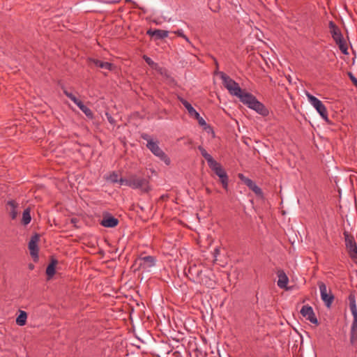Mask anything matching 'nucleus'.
<instances>
[{
    "label": "nucleus",
    "instance_id": "25",
    "mask_svg": "<svg viewBox=\"0 0 357 357\" xmlns=\"http://www.w3.org/2000/svg\"><path fill=\"white\" fill-rule=\"evenodd\" d=\"M80 110L90 119H93V112L86 105H84V103L80 100L79 102L76 105Z\"/></svg>",
    "mask_w": 357,
    "mask_h": 357
},
{
    "label": "nucleus",
    "instance_id": "4",
    "mask_svg": "<svg viewBox=\"0 0 357 357\" xmlns=\"http://www.w3.org/2000/svg\"><path fill=\"white\" fill-rule=\"evenodd\" d=\"M306 96L309 102L313 105L317 109L320 116L326 121L328 122V112L325 105L322 102L315 96L310 94L309 92H306Z\"/></svg>",
    "mask_w": 357,
    "mask_h": 357
},
{
    "label": "nucleus",
    "instance_id": "36",
    "mask_svg": "<svg viewBox=\"0 0 357 357\" xmlns=\"http://www.w3.org/2000/svg\"><path fill=\"white\" fill-rule=\"evenodd\" d=\"M106 114L107 116V119H108L109 122L111 123H114V121L113 118L111 116H108V114Z\"/></svg>",
    "mask_w": 357,
    "mask_h": 357
},
{
    "label": "nucleus",
    "instance_id": "3",
    "mask_svg": "<svg viewBox=\"0 0 357 357\" xmlns=\"http://www.w3.org/2000/svg\"><path fill=\"white\" fill-rule=\"evenodd\" d=\"M180 102L182 103V105L185 107V108L187 109L188 114L191 116L195 118L197 120L199 124L201 126L204 127V130H206L207 128L211 129V126H208L205 121V120L200 116L199 114L194 109V107L192 106V105L188 102L186 100H185L183 98H178Z\"/></svg>",
    "mask_w": 357,
    "mask_h": 357
},
{
    "label": "nucleus",
    "instance_id": "42",
    "mask_svg": "<svg viewBox=\"0 0 357 357\" xmlns=\"http://www.w3.org/2000/svg\"><path fill=\"white\" fill-rule=\"evenodd\" d=\"M266 357H268V356H266Z\"/></svg>",
    "mask_w": 357,
    "mask_h": 357
},
{
    "label": "nucleus",
    "instance_id": "18",
    "mask_svg": "<svg viewBox=\"0 0 357 357\" xmlns=\"http://www.w3.org/2000/svg\"><path fill=\"white\" fill-rule=\"evenodd\" d=\"M146 33L149 36H155L156 40H160L167 38L168 36L169 31L161 29L152 30L150 29L147 31Z\"/></svg>",
    "mask_w": 357,
    "mask_h": 357
},
{
    "label": "nucleus",
    "instance_id": "39",
    "mask_svg": "<svg viewBox=\"0 0 357 357\" xmlns=\"http://www.w3.org/2000/svg\"><path fill=\"white\" fill-rule=\"evenodd\" d=\"M29 269L32 270V269H33L34 266H33L32 264H30L29 265Z\"/></svg>",
    "mask_w": 357,
    "mask_h": 357
},
{
    "label": "nucleus",
    "instance_id": "37",
    "mask_svg": "<svg viewBox=\"0 0 357 357\" xmlns=\"http://www.w3.org/2000/svg\"><path fill=\"white\" fill-rule=\"evenodd\" d=\"M78 222V220L75 218L71 219V223H73L75 227H76V223Z\"/></svg>",
    "mask_w": 357,
    "mask_h": 357
},
{
    "label": "nucleus",
    "instance_id": "6",
    "mask_svg": "<svg viewBox=\"0 0 357 357\" xmlns=\"http://www.w3.org/2000/svg\"><path fill=\"white\" fill-rule=\"evenodd\" d=\"M317 284L320 290L321 300L324 303L325 305L328 308H330L335 299V296L332 294L331 289H327V287L325 284V283L321 281H319Z\"/></svg>",
    "mask_w": 357,
    "mask_h": 357
},
{
    "label": "nucleus",
    "instance_id": "20",
    "mask_svg": "<svg viewBox=\"0 0 357 357\" xmlns=\"http://www.w3.org/2000/svg\"><path fill=\"white\" fill-rule=\"evenodd\" d=\"M58 264V260L53 257H51L50 263L46 268V274L48 279L52 278L56 273V266Z\"/></svg>",
    "mask_w": 357,
    "mask_h": 357
},
{
    "label": "nucleus",
    "instance_id": "41",
    "mask_svg": "<svg viewBox=\"0 0 357 357\" xmlns=\"http://www.w3.org/2000/svg\"><path fill=\"white\" fill-rule=\"evenodd\" d=\"M219 251L218 249H215V253H218Z\"/></svg>",
    "mask_w": 357,
    "mask_h": 357
},
{
    "label": "nucleus",
    "instance_id": "28",
    "mask_svg": "<svg viewBox=\"0 0 357 357\" xmlns=\"http://www.w3.org/2000/svg\"><path fill=\"white\" fill-rule=\"evenodd\" d=\"M348 298H349V309L351 310V314L356 312H357V306H356V297H355L354 294H350Z\"/></svg>",
    "mask_w": 357,
    "mask_h": 357
},
{
    "label": "nucleus",
    "instance_id": "13",
    "mask_svg": "<svg viewBox=\"0 0 357 357\" xmlns=\"http://www.w3.org/2000/svg\"><path fill=\"white\" fill-rule=\"evenodd\" d=\"M100 224L105 227L113 228L118 225L119 220L110 213H105L102 215V219L100 220Z\"/></svg>",
    "mask_w": 357,
    "mask_h": 357
},
{
    "label": "nucleus",
    "instance_id": "35",
    "mask_svg": "<svg viewBox=\"0 0 357 357\" xmlns=\"http://www.w3.org/2000/svg\"><path fill=\"white\" fill-rule=\"evenodd\" d=\"M141 137H142L143 139H144V140L147 141V144H149V141H153V140L151 138V137H150L148 134H146V133H142V134L141 135Z\"/></svg>",
    "mask_w": 357,
    "mask_h": 357
},
{
    "label": "nucleus",
    "instance_id": "19",
    "mask_svg": "<svg viewBox=\"0 0 357 357\" xmlns=\"http://www.w3.org/2000/svg\"><path fill=\"white\" fill-rule=\"evenodd\" d=\"M139 268L144 269L152 267L155 265V258L152 256H146L139 259Z\"/></svg>",
    "mask_w": 357,
    "mask_h": 357
},
{
    "label": "nucleus",
    "instance_id": "40",
    "mask_svg": "<svg viewBox=\"0 0 357 357\" xmlns=\"http://www.w3.org/2000/svg\"><path fill=\"white\" fill-rule=\"evenodd\" d=\"M162 68H160V70H159V71H160V74H162Z\"/></svg>",
    "mask_w": 357,
    "mask_h": 357
},
{
    "label": "nucleus",
    "instance_id": "14",
    "mask_svg": "<svg viewBox=\"0 0 357 357\" xmlns=\"http://www.w3.org/2000/svg\"><path fill=\"white\" fill-rule=\"evenodd\" d=\"M354 320L350 330V344L353 346L357 344V312L352 314Z\"/></svg>",
    "mask_w": 357,
    "mask_h": 357
},
{
    "label": "nucleus",
    "instance_id": "38",
    "mask_svg": "<svg viewBox=\"0 0 357 357\" xmlns=\"http://www.w3.org/2000/svg\"><path fill=\"white\" fill-rule=\"evenodd\" d=\"M168 197V195H162L160 197V199L161 200H164L165 199L167 198Z\"/></svg>",
    "mask_w": 357,
    "mask_h": 357
},
{
    "label": "nucleus",
    "instance_id": "23",
    "mask_svg": "<svg viewBox=\"0 0 357 357\" xmlns=\"http://www.w3.org/2000/svg\"><path fill=\"white\" fill-rule=\"evenodd\" d=\"M335 42L336 45L338 46L339 49L342 52V54L347 55L348 52V47L346 43V41L343 37V36L337 38L336 39H333Z\"/></svg>",
    "mask_w": 357,
    "mask_h": 357
},
{
    "label": "nucleus",
    "instance_id": "24",
    "mask_svg": "<svg viewBox=\"0 0 357 357\" xmlns=\"http://www.w3.org/2000/svg\"><path fill=\"white\" fill-rule=\"evenodd\" d=\"M328 27L330 29V33L332 36L333 39H336L338 37L342 36L340 28L333 21H330L328 23Z\"/></svg>",
    "mask_w": 357,
    "mask_h": 357
},
{
    "label": "nucleus",
    "instance_id": "15",
    "mask_svg": "<svg viewBox=\"0 0 357 357\" xmlns=\"http://www.w3.org/2000/svg\"><path fill=\"white\" fill-rule=\"evenodd\" d=\"M19 206L18 203H17L15 200L11 199L6 202V209L8 212L10 217L12 220H15L17 218L18 215L17 208Z\"/></svg>",
    "mask_w": 357,
    "mask_h": 357
},
{
    "label": "nucleus",
    "instance_id": "9",
    "mask_svg": "<svg viewBox=\"0 0 357 357\" xmlns=\"http://www.w3.org/2000/svg\"><path fill=\"white\" fill-rule=\"evenodd\" d=\"M40 241V235L38 234H35L33 235L29 242V250L30 251V255L33 259L34 261H37L38 260V252L39 248L38 243Z\"/></svg>",
    "mask_w": 357,
    "mask_h": 357
},
{
    "label": "nucleus",
    "instance_id": "5",
    "mask_svg": "<svg viewBox=\"0 0 357 357\" xmlns=\"http://www.w3.org/2000/svg\"><path fill=\"white\" fill-rule=\"evenodd\" d=\"M343 235L344 236L346 247L349 252V256L354 262L357 264V245L354 237L347 231H344Z\"/></svg>",
    "mask_w": 357,
    "mask_h": 357
},
{
    "label": "nucleus",
    "instance_id": "21",
    "mask_svg": "<svg viewBox=\"0 0 357 357\" xmlns=\"http://www.w3.org/2000/svg\"><path fill=\"white\" fill-rule=\"evenodd\" d=\"M198 149L199 151H200L202 155L206 159V160L207 161V163L209 166V167L211 168V167L213 166H215L216 165V163L218 162L216 160H215L213 157L207 153V151H206V149L202 146H198Z\"/></svg>",
    "mask_w": 357,
    "mask_h": 357
},
{
    "label": "nucleus",
    "instance_id": "12",
    "mask_svg": "<svg viewBox=\"0 0 357 357\" xmlns=\"http://www.w3.org/2000/svg\"><path fill=\"white\" fill-rule=\"evenodd\" d=\"M302 316L311 323L314 324L316 325L319 324L318 320L315 316L314 310L312 307L308 305H303L300 311Z\"/></svg>",
    "mask_w": 357,
    "mask_h": 357
},
{
    "label": "nucleus",
    "instance_id": "11",
    "mask_svg": "<svg viewBox=\"0 0 357 357\" xmlns=\"http://www.w3.org/2000/svg\"><path fill=\"white\" fill-rule=\"evenodd\" d=\"M238 178L259 197H263L261 189L250 178L245 177L243 174H238Z\"/></svg>",
    "mask_w": 357,
    "mask_h": 357
},
{
    "label": "nucleus",
    "instance_id": "22",
    "mask_svg": "<svg viewBox=\"0 0 357 357\" xmlns=\"http://www.w3.org/2000/svg\"><path fill=\"white\" fill-rule=\"evenodd\" d=\"M202 271L200 266L195 264L190 266L188 268V275L191 280L195 282Z\"/></svg>",
    "mask_w": 357,
    "mask_h": 357
},
{
    "label": "nucleus",
    "instance_id": "32",
    "mask_svg": "<svg viewBox=\"0 0 357 357\" xmlns=\"http://www.w3.org/2000/svg\"><path fill=\"white\" fill-rule=\"evenodd\" d=\"M174 33L176 34L178 36L182 37L188 43H190L189 38L183 33V31L181 29H178V30L174 31Z\"/></svg>",
    "mask_w": 357,
    "mask_h": 357
},
{
    "label": "nucleus",
    "instance_id": "7",
    "mask_svg": "<svg viewBox=\"0 0 357 357\" xmlns=\"http://www.w3.org/2000/svg\"><path fill=\"white\" fill-rule=\"evenodd\" d=\"M159 142L158 141H149V144H146V147L154 154L158 157L161 160L165 162L167 165L170 164L169 158L165 154V153L159 147Z\"/></svg>",
    "mask_w": 357,
    "mask_h": 357
},
{
    "label": "nucleus",
    "instance_id": "1",
    "mask_svg": "<svg viewBox=\"0 0 357 357\" xmlns=\"http://www.w3.org/2000/svg\"><path fill=\"white\" fill-rule=\"evenodd\" d=\"M219 74L224 86L229 91L231 95L237 96L241 102L262 116H267L268 115V109L254 95L243 91L238 84L225 73L220 72Z\"/></svg>",
    "mask_w": 357,
    "mask_h": 357
},
{
    "label": "nucleus",
    "instance_id": "34",
    "mask_svg": "<svg viewBox=\"0 0 357 357\" xmlns=\"http://www.w3.org/2000/svg\"><path fill=\"white\" fill-rule=\"evenodd\" d=\"M347 74L352 83L357 87V79L351 72H349Z\"/></svg>",
    "mask_w": 357,
    "mask_h": 357
},
{
    "label": "nucleus",
    "instance_id": "8",
    "mask_svg": "<svg viewBox=\"0 0 357 357\" xmlns=\"http://www.w3.org/2000/svg\"><path fill=\"white\" fill-rule=\"evenodd\" d=\"M211 169L219 177V179L222 184V188L225 190H228L229 178H228L226 171L222 168L221 165L218 162L216 163V165L211 167Z\"/></svg>",
    "mask_w": 357,
    "mask_h": 357
},
{
    "label": "nucleus",
    "instance_id": "10",
    "mask_svg": "<svg viewBox=\"0 0 357 357\" xmlns=\"http://www.w3.org/2000/svg\"><path fill=\"white\" fill-rule=\"evenodd\" d=\"M213 273L211 271L204 270L201 272L195 282L204 284L208 287H212L215 284V281L211 278Z\"/></svg>",
    "mask_w": 357,
    "mask_h": 357
},
{
    "label": "nucleus",
    "instance_id": "29",
    "mask_svg": "<svg viewBox=\"0 0 357 357\" xmlns=\"http://www.w3.org/2000/svg\"><path fill=\"white\" fill-rule=\"evenodd\" d=\"M63 93L68 98H70L75 105H77L79 101H80V100H79L78 98H77L75 97V96H74L72 93L68 91L66 89H63Z\"/></svg>",
    "mask_w": 357,
    "mask_h": 357
},
{
    "label": "nucleus",
    "instance_id": "2",
    "mask_svg": "<svg viewBox=\"0 0 357 357\" xmlns=\"http://www.w3.org/2000/svg\"><path fill=\"white\" fill-rule=\"evenodd\" d=\"M130 187L132 189H139L143 193H148L151 190L149 181L143 177H139L136 174L130 175Z\"/></svg>",
    "mask_w": 357,
    "mask_h": 357
},
{
    "label": "nucleus",
    "instance_id": "31",
    "mask_svg": "<svg viewBox=\"0 0 357 357\" xmlns=\"http://www.w3.org/2000/svg\"><path fill=\"white\" fill-rule=\"evenodd\" d=\"M107 180L110 181L112 183H115L119 182L118 174L113 172L107 178Z\"/></svg>",
    "mask_w": 357,
    "mask_h": 357
},
{
    "label": "nucleus",
    "instance_id": "16",
    "mask_svg": "<svg viewBox=\"0 0 357 357\" xmlns=\"http://www.w3.org/2000/svg\"><path fill=\"white\" fill-rule=\"evenodd\" d=\"M89 62L93 63L95 66L100 68H105L108 70H112L114 66L112 63L102 61L96 59H89Z\"/></svg>",
    "mask_w": 357,
    "mask_h": 357
},
{
    "label": "nucleus",
    "instance_id": "33",
    "mask_svg": "<svg viewBox=\"0 0 357 357\" xmlns=\"http://www.w3.org/2000/svg\"><path fill=\"white\" fill-rule=\"evenodd\" d=\"M120 185H125L130 187V176L128 178H121L119 180Z\"/></svg>",
    "mask_w": 357,
    "mask_h": 357
},
{
    "label": "nucleus",
    "instance_id": "17",
    "mask_svg": "<svg viewBox=\"0 0 357 357\" xmlns=\"http://www.w3.org/2000/svg\"><path fill=\"white\" fill-rule=\"evenodd\" d=\"M277 275L278 277V280L277 283L278 286L281 289L286 288L289 282V278L286 273H284V271L281 269L278 270L277 272Z\"/></svg>",
    "mask_w": 357,
    "mask_h": 357
},
{
    "label": "nucleus",
    "instance_id": "27",
    "mask_svg": "<svg viewBox=\"0 0 357 357\" xmlns=\"http://www.w3.org/2000/svg\"><path fill=\"white\" fill-rule=\"evenodd\" d=\"M31 220V209L29 208H26L22 213V224L27 225Z\"/></svg>",
    "mask_w": 357,
    "mask_h": 357
},
{
    "label": "nucleus",
    "instance_id": "30",
    "mask_svg": "<svg viewBox=\"0 0 357 357\" xmlns=\"http://www.w3.org/2000/svg\"><path fill=\"white\" fill-rule=\"evenodd\" d=\"M143 59L146 63L152 68L157 69L158 63H155L150 57L147 56L146 55H144Z\"/></svg>",
    "mask_w": 357,
    "mask_h": 357
},
{
    "label": "nucleus",
    "instance_id": "26",
    "mask_svg": "<svg viewBox=\"0 0 357 357\" xmlns=\"http://www.w3.org/2000/svg\"><path fill=\"white\" fill-rule=\"evenodd\" d=\"M20 314L16 319V324L20 326H23L26 323L27 314L25 311L20 310Z\"/></svg>",
    "mask_w": 357,
    "mask_h": 357
}]
</instances>
